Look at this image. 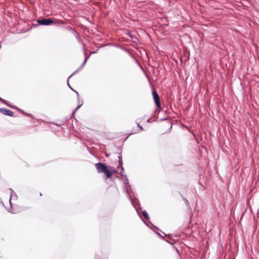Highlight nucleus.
Returning a JSON list of instances; mask_svg holds the SVG:
<instances>
[{
	"label": "nucleus",
	"mask_w": 259,
	"mask_h": 259,
	"mask_svg": "<svg viewBox=\"0 0 259 259\" xmlns=\"http://www.w3.org/2000/svg\"><path fill=\"white\" fill-rule=\"evenodd\" d=\"M95 167L99 173H104L107 179L111 178L113 174L117 172L115 168L111 166H107L101 162L96 163Z\"/></svg>",
	"instance_id": "nucleus-1"
},
{
	"label": "nucleus",
	"mask_w": 259,
	"mask_h": 259,
	"mask_svg": "<svg viewBox=\"0 0 259 259\" xmlns=\"http://www.w3.org/2000/svg\"><path fill=\"white\" fill-rule=\"evenodd\" d=\"M37 22L39 24L43 25H49L54 23L53 19L51 18L38 20Z\"/></svg>",
	"instance_id": "nucleus-3"
},
{
	"label": "nucleus",
	"mask_w": 259,
	"mask_h": 259,
	"mask_svg": "<svg viewBox=\"0 0 259 259\" xmlns=\"http://www.w3.org/2000/svg\"><path fill=\"white\" fill-rule=\"evenodd\" d=\"M0 112L4 114V115L11 117H13L14 116L13 112L6 108H0Z\"/></svg>",
	"instance_id": "nucleus-4"
},
{
	"label": "nucleus",
	"mask_w": 259,
	"mask_h": 259,
	"mask_svg": "<svg viewBox=\"0 0 259 259\" xmlns=\"http://www.w3.org/2000/svg\"><path fill=\"white\" fill-rule=\"evenodd\" d=\"M138 126L140 128L141 130H143V127L139 124H138Z\"/></svg>",
	"instance_id": "nucleus-7"
},
{
	"label": "nucleus",
	"mask_w": 259,
	"mask_h": 259,
	"mask_svg": "<svg viewBox=\"0 0 259 259\" xmlns=\"http://www.w3.org/2000/svg\"><path fill=\"white\" fill-rule=\"evenodd\" d=\"M0 100L4 103H5V104H6L7 105H8L9 107H11V108H13V109H18V110H20L19 109H18L17 107L14 106H13V105H11L9 104H8L7 102L5 101V100H4V99H2L0 98Z\"/></svg>",
	"instance_id": "nucleus-5"
},
{
	"label": "nucleus",
	"mask_w": 259,
	"mask_h": 259,
	"mask_svg": "<svg viewBox=\"0 0 259 259\" xmlns=\"http://www.w3.org/2000/svg\"><path fill=\"white\" fill-rule=\"evenodd\" d=\"M143 216L147 219H148L149 218H148V214L147 213V212L146 211H143Z\"/></svg>",
	"instance_id": "nucleus-6"
},
{
	"label": "nucleus",
	"mask_w": 259,
	"mask_h": 259,
	"mask_svg": "<svg viewBox=\"0 0 259 259\" xmlns=\"http://www.w3.org/2000/svg\"><path fill=\"white\" fill-rule=\"evenodd\" d=\"M152 96L157 107L160 108L161 105L160 103L159 97L155 90L152 91Z\"/></svg>",
	"instance_id": "nucleus-2"
}]
</instances>
